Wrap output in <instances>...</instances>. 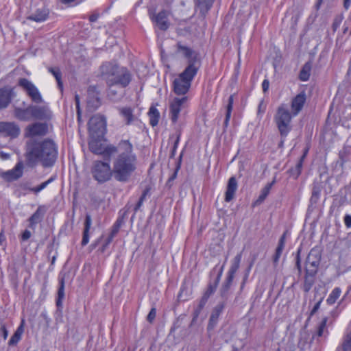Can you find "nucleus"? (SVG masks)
<instances>
[{
  "label": "nucleus",
  "mask_w": 351,
  "mask_h": 351,
  "mask_svg": "<svg viewBox=\"0 0 351 351\" xmlns=\"http://www.w3.org/2000/svg\"><path fill=\"white\" fill-rule=\"evenodd\" d=\"M117 153L112 161V172L114 179L121 182H127L137 165V157L133 145L128 140L121 141L117 146L112 145L105 147L104 156L110 158Z\"/></svg>",
  "instance_id": "nucleus-1"
},
{
  "label": "nucleus",
  "mask_w": 351,
  "mask_h": 351,
  "mask_svg": "<svg viewBox=\"0 0 351 351\" xmlns=\"http://www.w3.org/2000/svg\"><path fill=\"white\" fill-rule=\"evenodd\" d=\"M58 156V148L51 139L42 141L36 138H30L25 143V162L29 167L34 166L38 160L44 167H51Z\"/></svg>",
  "instance_id": "nucleus-2"
},
{
  "label": "nucleus",
  "mask_w": 351,
  "mask_h": 351,
  "mask_svg": "<svg viewBox=\"0 0 351 351\" xmlns=\"http://www.w3.org/2000/svg\"><path fill=\"white\" fill-rule=\"evenodd\" d=\"M101 73L108 86H119L124 88L132 80V75L127 68L111 62L102 64Z\"/></svg>",
  "instance_id": "nucleus-3"
},
{
  "label": "nucleus",
  "mask_w": 351,
  "mask_h": 351,
  "mask_svg": "<svg viewBox=\"0 0 351 351\" xmlns=\"http://www.w3.org/2000/svg\"><path fill=\"white\" fill-rule=\"evenodd\" d=\"M199 70L198 62L190 61L185 69L173 82V91L178 95H184L189 91L191 82Z\"/></svg>",
  "instance_id": "nucleus-4"
},
{
  "label": "nucleus",
  "mask_w": 351,
  "mask_h": 351,
  "mask_svg": "<svg viewBox=\"0 0 351 351\" xmlns=\"http://www.w3.org/2000/svg\"><path fill=\"white\" fill-rule=\"evenodd\" d=\"M91 174L93 178L100 184L109 181L114 177L112 168L107 162L101 160H95L93 162L91 167Z\"/></svg>",
  "instance_id": "nucleus-5"
},
{
  "label": "nucleus",
  "mask_w": 351,
  "mask_h": 351,
  "mask_svg": "<svg viewBox=\"0 0 351 351\" xmlns=\"http://www.w3.org/2000/svg\"><path fill=\"white\" fill-rule=\"evenodd\" d=\"M291 118L292 114L285 105L278 108L274 119L281 136H287L291 130Z\"/></svg>",
  "instance_id": "nucleus-6"
},
{
  "label": "nucleus",
  "mask_w": 351,
  "mask_h": 351,
  "mask_svg": "<svg viewBox=\"0 0 351 351\" xmlns=\"http://www.w3.org/2000/svg\"><path fill=\"white\" fill-rule=\"evenodd\" d=\"M18 85L23 89L32 102L35 104L43 103L44 101L39 90L31 81L26 78H20Z\"/></svg>",
  "instance_id": "nucleus-7"
},
{
  "label": "nucleus",
  "mask_w": 351,
  "mask_h": 351,
  "mask_svg": "<svg viewBox=\"0 0 351 351\" xmlns=\"http://www.w3.org/2000/svg\"><path fill=\"white\" fill-rule=\"evenodd\" d=\"M88 125L90 134L99 137L106 130V119L100 114H95L90 119Z\"/></svg>",
  "instance_id": "nucleus-8"
},
{
  "label": "nucleus",
  "mask_w": 351,
  "mask_h": 351,
  "mask_svg": "<svg viewBox=\"0 0 351 351\" xmlns=\"http://www.w3.org/2000/svg\"><path fill=\"white\" fill-rule=\"evenodd\" d=\"M188 97L183 96L181 98L175 97L170 104V117L173 123H176L180 117V112L187 106Z\"/></svg>",
  "instance_id": "nucleus-9"
},
{
  "label": "nucleus",
  "mask_w": 351,
  "mask_h": 351,
  "mask_svg": "<svg viewBox=\"0 0 351 351\" xmlns=\"http://www.w3.org/2000/svg\"><path fill=\"white\" fill-rule=\"evenodd\" d=\"M48 132V125L45 123L36 122L29 125L25 131V136L36 138V136H43Z\"/></svg>",
  "instance_id": "nucleus-10"
},
{
  "label": "nucleus",
  "mask_w": 351,
  "mask_h": 351,
  "mask_svg": "<svg viewBox=\"0 0 351 351\" xmlns=\"http://www.w3.org/2000/svg\"><path fill=\"white\" fill-rule=\"evenodd\" d=\"M24 165L22 161L18 162L14 167L6 171L0 172V177L5 181L11 182L23 176Z\"/></svg>",
  "instance_id": "nucleus-11"
},
{
  "label": "nucleus",
  "mask_w": 351,
  "mask_h": 351,
  "mask_svg": "<svg viewBox=\"0 0 351 351\" xmlns=\"http://www.w3.org/2000/svg\"><path fill=\"white\" fill-rule=\"evenodd\" d=\"M321 255L317 250L312 249L306 260V271L317 274L320 263Z\"/></svg>",
  "instance_id": "nucleus-12"
},
{
  "label": "nucleus",
  "mask_w": 351,
  "mask_h": 351,
  "mask_svg": "<svg viewBox=\"0 0 351 351\" xmlns=\"http://www.w3.org/2000/svg\"><path fill=\"white\" fill-rule=\"evenodd\" d=\"M20 134V128L14 122H0V137L16 138Z\"/></svg>",
  "instance_id": "nucleus-13"
},
{
  "label": "nucleus",
  "mask_w": 351,
  "mask_h": 351,
  "mask_svg": "<svg viewBox=\"0 0 351 351\" xmlns=\"http://www.w3.org/2000/svg\"><path fill=\"white\" fill-rule=\"evenodd\" d=\"M87 108L89 111L96 110L101 104L99 93L95 86H89L87 90Z\"/></svg>",
  "instance_id": "nucleus-14"
},
{
  "label": "nucleus",
  "mask_w": 351,
  "mask_h": 351,
  "mask_svg": "<svg viewBox=\"0 0 351 351\" xmlns=\"http://www.w3.org/2000/svg\"><path fill=\"white\" fill-rule=\"evenodd\" d=\"M31 118L35 119L43 120L49 119L50 117V111L47 107L40 106L37 105H29Z\"/></svg>",
  "instance_id": "nucleus-15"
},
{
  "label": "nucleus",
  "mask_w": 351,
  "mask_h": 351,
  "mask_svg": "<svg viewBox=\"0 0 351 351\" xmlns=\"http://www.w3.org/2000/svg\"><path fill=\"white\" fill-rule=\"evenodd\" d=\"M14 97V92L11 88L4 87L0 88V110L8 106Z\"/></svg>",
  "instance_id": "nucleus-16"
},
{
  "label": "nucleus",
  "mask_w": 351,
  "mask_h": 351,
  "mask_svg": "<svg viewBox=\"0 0 351 351\" xmlns=\"http://www.w3.org/2000/svg\"><path fill=\"white\" fill-rule=\"evenodd\" d=\"M306 93L302 92L297 95L291 101L292 114L296 116L302 109L306 101Z\"/></svg>",
  "instance_id": "nucleus-17"
},
{
  "label": "nucleus",
  "mask_w": 351,
  "mask_h": 351,
  "mask_svg": "<svg viewBox=\"0 0 351 351\" xmlns=\"http://www.w3.org/2000/svg\"><path fill=\"white\" fill-rule=\"evenodd\" d=\"M151 19L160 29L165 31L169 28V24L167 20V12L165 10H162L156 15L152 16Z\"/></svg>",
  "instance_id": "nucleus-18"
},
{
  "label": "nucleus",
  "mask_w": 351,
  "mask_h": 351,
  "mask_svg": "<svg viewBox=\"0 0 351 351\" xmlns=\"http://www.w3.org/2000/svg\"><path fill=\"white\" fill-rule=\"evenodd\" d=\"M224 307L225 304L223 303H219L215 306L209 319L207 327L208 330H213L216 326L219 317L223 312Z\"/></svg>",
  "instance_id": "nucleus-19"
},
{
  "label": "nucleus",
  "mask_w": 351,
  "mask_h": 351,
  "mask_svg": "<svg viewBox=\"0 0 351 351\" xmlns=\"http://www.w3.org/2000/svg\"><path fill=\"white\" fill-rule=\"evenodd\" d=\"M177 51L182 53L185 58L188 59V64L189 65L190 61L195 60L198 62L199 69L200 68V60L197 55L189 47L182 45L180 43H177Z\"/></svg>",
  "instance_id": "nucleus-20"
},
{
  "label": "nucleus",
  "mask_w": 351,
  "mask_h": 351,
  "mask_svg": "<svg viewBox=\"0 0 351 351\" xmlns=\"http://www.w3.org/2000/svg\"><path fill=\"white\" fill-rule=\"evenodd\" d=\"M238 188V183L236 178L232 176L229 178L225 193V201L230 202L234 197L235 193Z\"/></svg>",
  "instance_id": "nucleus-21"
},
{
  "label": "nucleus",
  "mask_w": 351,
  "mask_h": 351,
  "mask_svg": "<svg viewBox=\"0 0 351 351\" xmlns=\"http://www.w3.org/2000/svg\"><path fill=\"white\" fill-rule=\"evenodd\" d=\"M45 208L43 206H39L34 214L28 219L29 227L34 229L36 226L39 223L45 213Z\"/></svg>",
  "instance_id": "nucleus-22"
},
{
  "label": "nucleus",
  "mask_w": 351,
  "mask_h": 351,
  "mask_svg": "<svg viewBox=\"0 0 351 351\" xmlns=\"http://www.w3.org/2000/svg\"><path fill=\"white\" fill-rule=\"evenodd\" d=\"M49 12L45 8H38L34 12L27 17L28 20L34 21L37 23L43 22L48 18Z\"/></svg>",
  "instance_id": "nucleus-23"
},
{
  "label": "nucleus",
  "mask_w": 351,
  "mask_h": 351,
  "mask_svg": "<svg viewBox=\"0 0 351 351\" xmlns=\"http://www.w3.org/2000/svg\"><path fill=\"white\" fill-rule=\"evenodd\" d=\"M322 189L323 182L321 180H315L313 184L312 194L310 198V202L311 204H315L318 202Z\"/></svg>",
  "instance_id": "nucleus-24"
},
{
  "label": "nucleus",
  "mask_w": 351,
  "mask_h": 351,
  "mask_svg": "<svg viewBox=\"0 0 351 351\" xmlns=\"http://www.w3.org/2000/svg\"><path fill=\"white\" fill-rule=\"evenodd\" d=\"M119 110L126 125H131L137 120V118L133 114V110L130 107L121 108Z\"/></svg>",
  "instance_id": "nucleus-25"
},
{
  "label": "nucleus",
  "mask_w": 351,
  "mask_h": 351,
  "mask_svg": "<svg viewBox=\"0 0 351 351\" xmlns=\"http://www.w3.org/2000/svg\"><path fill=\"white\" fill-rule=\"evenodd\" d=\"M92 223V219L89 214L86 215L84 221V228L83 231V237L81 244L82 246H85L89 241V230Z\"/></svg>",
  "instance_id": "nucleus-26"
},
{
  "label": "nucleus",
  "mask_w": 351,
  "mask_h": 351,
  "mask_svg": "<svg viewBox=\"0 0 351 351\" xmlns=\"http://www.w3.org/2000/svg\"><path fill=\"white\" fill-rule=\"evenodd\" d=\"M14 116L20 121H27L30 120L31 116L29 106L26 108L15 107L14 109Z\"/></svg>",
  "instance_id": "nucleus-27"
},
{
  "label": "nucleus",
  "mask_w": 351,
  "mask_h": 351,
  "mask_svg": "<svg viewBox=\"0 0 351 351\" xmlns=\"http://www.w3.org/2000/svg\"><path fill=\"white\" fill-rule=\"evenodd\" d=\"M59 288L57 293L56 304L58 311H61L62 308V301L64 298V278H61L59 280Z\"/></svg>",
  "instance_id": "nucleus-28"
},
{
  "label": "nucleus",
  "mask_w": 351,
  "mask_h": 351,
  "mask_svg": "<svg viewBox=\"0 0 351 351\" xmlns=\"http://www.w3.org/2000/svg\"><path fill=\"white\" fill-rule=\"evenodd\" d=\"M32 188L29 182L23 181L16 185L14 193L18 197H20L21 196L25 195L27 194L26 191L32 192Z\"/></svg>",
  "instance_id": "nucleus-29"
},
{
  "label": "nucleus",
  "mask_w": 351,
  "mask_h": 351,
  "mask_svg": "<svg viewBox=\"0 0 351 351\" xmlns=\"http://www.w3.org/2000/svg\"><path fill=\"white\" fill-rule=\"evenodd\" d=\"M307 152V149L305 150L303 155L300 158L299 160L298 161L295 167L289 170L291 176H292L294 179H297L302 172L303 162L304 158H306Z\"/></svg>",
  "instance_id": "nucleus-30"
},
{
  "label": "nucleus",
  "mask_w": 351,
  "mask_h": 351,
  "mask_svg": "<svg viewBox=\"0 0 351 351\" xmlns=\"http://www.w3.org/2000/svg\"><path fill=\"white\" fill-rule=\"evenodd\" d=\"M242 258V252H240L236 255L231 262V266L228 271V275L232 278L234 277V274L240 267V263Z\"/></svg>",
  "instance_id": "nucleus-31"
},
{
  "label": "nucleus",
  "mask_w": 351,
  "mask_h": 351,
  "mask_svg": "<svg viewBox=\"0 0 351 351\" xmlns=\"http://www.w3.org/2000/svg\"><path fill=\"white\" fill-rule=\"evenodd\" d=\"M274 182H275V180H273L271 182L267 184L266 186L262 189L258 197L254 203V206L260 205L261 204H262L264 202V200L266 199V197L269 195L270 190H271L272 186L274 185Z\"/></svg>",
  "instance_id": "nucleus-32"
},
{
  "label": "nucleus",
  "mask_w": 351,
  "mask_h": 351,
  "mask_svg": "<svg viewBox=\"0 0 351 351\" xmlns=\"http://www.w3.org/2000/svg\"><path fill=\"white\" fill-rule=\"evenodd\" d=\"M215 0H197V7L199 10L202 15L205 16L208 10L212 8Z\"/></svg>",
  "instance_id": "nucleus-33"
},
{
  "label": "nucleus",
  "mask_w": 351,
  "mask_h": 351,
  "mask_svg": "<svg viewBox=\"0 0 351 351\" xmlns=\"http://www.w3.org/2000/svg\"><path fill=\"white\" fill-rule=\"evenodd\" d=\"M316 274L306 271L303 285V290L306 293L308 292L314 285Z\"/></svg>",
  "instance_id": "nucleus-34"
},
{
  "label": "nucleus",
  "mask_w": 351,
  "mask_h": 351,
  "mask_svg": "<svg viewBox=\"0 0 351 351\" xmlns=\"http://www.w3.org/2000/svg\"><path fill=\"white\" fill-rule=\"evenodd\" d=\"M312 69V64L311 62H306L299 74V79L302 82H306L309 80L311 75V71Z\"/></svg>",
  "instance_id": "nucleus-35"
},
{
  "label": "nucleus",
  "mask_w": 351,
  "mask_h": 351,
  "mask_svg": "<svg viewBox=\"0 0 351 351\" xmlns=\"http://www.w3.org/2000/svg\"><path fill=\"white\" fill-rule=\"evenodd\" d=\"M233 103H234V95H231L228 97V104L226 106V117L223 122V128H227L229 124V121L231 117V113L233 107Z\"/></svg>",
  "instance_id": "nucleus-36"
},
{
  "label": "nucleus",
  "mask_w": 351,
  "mask_h": 351,
  "mask_svg": "<svg viewBox=\"0 0 351 351\" xmlns=\"http://www.w3.org/2000/svg\"><path fill=\"white\" fill-rule=\"evenodd\" d=\"M150 124L154 127L158 123L160 113L154 106H151L148 112Z\"/></svg>",
  "instance_id": "nucleus-37"
},
{
  "label": "nucleus",
  "mask_w": 351,
  "mask_h": 351,
  "mask_svg": "<svg viewBox=\"0 0 351 351\" xmlns=\"http://www.w3.org/2000/svg\"><path fill=\"white\" fill-rule=\"evenodd\" d=\"M234 278L227 276L226 279L221 288V295L224 298H227L229 294V291L232 285Z\"/></svg>",
  "instance_id": "nucleus-38"
},
{
  "label": "nucleus",
  "mask_w": 351,
  "mask_h": 351,
  "mask_svg": "<svg viewBox=\"0 0 351 351\" xmlns=\"http://www.w3.org/2000/svg\"><path fill=\"white\" fill-rule=\"evenodd\" d=\"M89 149L95 154H103L104 155L105 148L103 149L99 142L97 141H91L88 143Z\"/></svg>",
  "instance_id": "nucleus-39"
},
{
  "label": "nucleus",
  "mask_w": 351,
  "mask_h": 351,
  "mask_svg": "<svg viewBox=\"0 0 351 351\" xmlns=\"http://www.w3.org/2000/svg\"><path fill=\"white\" fill-rule=\"evenodd\" d=\"M341 293V289L339 287L334 288L326 300L327 304L329 305L334 304L340 297Z\"/></svg>",
  "instance_id": "nucleus-40"
},
{
  "label": "nucleus",
  "mask_w": 351,
  "mask_h": 351,
  "mask_svg": "<svg viewBox=\"0 0 351 351\" xmlns=\"http://www.w3.org/2000/svg\"><path fill=\"white\" fill-rule=\"evenodd\" d=\"M49 71L56 78L58 85L60 88H62V73L59 68L58 67H49L48 69Z\"/></svg>",
  "instance_id": "nucleus-41"
},
{
  "label": "nucleus",
  "mask_w": 351,
  "mask_h": 351,
  "mask_svg": "<svg viewBox=\"0 0 351 351\" xmlns=\"http://www.w3.org/2000/svg\"><path fill=\"white\" fill-rule=\"evenodd\" d=\"M55 180L54 176H51L49 179H48L47 181L41 183L38 186L36 187H33L32 189V192H33L35 194H38L39 192H40L42 190L45 189L49 184H51L53 180Z\"/></svg>",
  "instance_id": "nucleus-42"
},
{
  "label": "nucleus",
  "mask_w": 351,
  "mask_h": 351,
  "mask_svg": "<svg viewBox=\"0 0 351 351\" xmlns=\"http://www.w3.org/2000/svg\"><path fill=\"white\" fill-rule=\"evenodd\" d=\"M328 322V318L327 317H324L322 322H320V324H319L318 326V328H317V332L315 335H313V338H315V336H317V337H322L323 335H324V332L326 330V323Z\"/></svg>",
  "instance_id": "nucleus-43"
},
{
  "label": "nucleus",
  "mask_w": 351,
  "mask_h": 351,
  "mask_svg": "<svg viewBox=\"0 0 351 351\" xmlns=\"http://www.w3.org/2000/svg\"><path fill=\"white\" fill-rule=\"evenodd\" d=\"M343 349L344 351H351V330L348 334L343 343Z\"/></svg>",
  "instance_id": "nucleus-44"
},
{
  "label": "nucleus",
  "mask_w": 351,
  "mask_h": 351,
  "mask_svg": "<svg viewBox=\"0 0 351 351\" xmlns=\"http://www.w3.org/2000/svg\"><path fill=\"white\" fill-rule=\"evenodd\" d=\"M21 338V336L15 332L14 335L11 337L10 339L9 340V346L16 345L19 341Z\"/></svg>",
  "instance_id": "nucleus-45"
},
{
  "label": "nucleus",
  "mask_w": 351,
  "mask_h": 351,
  "mask_svg": "<svg viewBox=\"0 0 351 351\" xmlns=\"http://www.w3.org/2000/svg\"><path fill=\"white\" fill-rule=\"evenodd\" d=\"M117 95V90L114 86H108V96L112 99H114Z\"/></svg>",
  "instance_id": "nucleus-46"
},
{
  "label": "nucleus",
  "mask_w": 351,
  "mask_h": 351,
  "mask_svg": "<svg viewBox=\"0 0 351 351\" xmlns=\"http://www.w3.org/2000/svg\"><path fill=\"white\" fill-rule=\"evenodd\" d=\"M180 132H179L178 134H177V137H176V139L174 142V144H173V149H172V151H171V157L173 158L174 157L175 154H176V149L178 147V143H179V141H180Z\"/></svg>",
  "instance_id": "nucleus-47"
},
{
  "label": "nucleus",
  "mask_w": 351,
  "mask_h": 351,
  "mask_svg": "<svg viewBox=\"0 0 351 351\" xmlns=\"http://www.w3.org/2000/svg\"><path fill=\"white\" fill-rule=\"evenodd\" d=\"M216 286L213 287L212 285H209L207 290L204 293L203 296L208 300L209 297L214 293Z\"/></svg>",
  "instance_id": "nucleus-48"
},
{
  "label": "nucleus",
  "mask_w": 351,
  "mask_h": 351,
  "mask_svg": "<svg viewBox=\"0 0 351 351\" xmlns=\"http://www.w3.org/2000/svg\"><path fill=\"white\" fill-rule=\"evenodd\" d=\"M324 298L322 297L314 305L313 309L311 310V316H312L313 315H314L317 311L318 309L320 307V304L323 300Z\"/></svg>",
  "instance_id": "nucleus-49"
},
{
  "label": "nucleus",
  "mask_w": 351,
  "mask_h": 351,
  "mask_svg": "<svg viewBox=\"0 0 351 351\" xmlns=\"http://www.w3.org/2000/svg\"><path fill=\"white\" fill-rule=\"evenodd\" d=\"M180 169V167L178 166L176 169H175L174 172L172 173V175L169 177L167 182V184L171 186V182H173L177 177L178 171Z\"/></svg>",
  "instance_id": "nucleus-50"
},
{
  "label": "nucleus",
  "mask_w": 351,
  "mask_h": 351,
  "mask_svg": "<svg viewBox=\"0 0 351 351\" xmlns=\"http://www.w3.org/2000/svg\"><path fill=\"white\" fill-rule=\"evenodd\" d=\"M156 315V311L154 308H152L147 317V321L149 322H152L153 320L155 319Z\"/></svg>",
  "instance_id": "nucleus-51"
},
{
  "label": "nucleus",
  "mask_w": 351,
  "mask_h": 351,
  "mask_svg": "<svg viewBox=\"0 0 351 351\" xmlns=\"http://www.w3.org/2000/svg\"><path fill=\"white\" fill-rule=\"evenodd\" d=\"M342 21V17L341 16H337L333 21L332 23V28L333 30L335 31L340 25Z\"/></svg>",
  "instance_id": "nucleus-52"
},
{
  "label": "nucleus",
  "mask_w": 351,
  "mask_h": 351,
  "mask_svg": "<svg viewBox=\"0 0 351 351\" xmlns=\"http://www.w3.org/2000/svg\"><path fill=\"white\" fill-rule=\"evenodd\" d=\"M32 236V233L29 230H25L21 234V239L22 241L28 240Z\"/></svg>",
  "instance_id": "nucleus-53"
},
{
  "label": "nucleus",
  "mask_w": 351,
  "mask_h": 351,
  "mask_svg": "<svg viewBox=\"0 0 351 351\" xmlns=\"http://www.w3.org/2000/svg\"><path fill=\"white\" fill-rule=\"evenodd\" d=\"M300 250H299L297 253L296 258H295V267L298 269L299 273L300 274L302 271V267L300 264Z\"/></svg>",
  "instance_id": "nucleus-54"
},
{
  "label": "nucleus",
  "mask_w": 351,
  "mask_h": 351,
  "mask_svg": "<svg viewBox=\"0 0 351 351\" xmlns=\"http://www.w3.org/2000/svg\"><path fill=\"white\" fill-rule=\"evenodd\" d=\"M200 313H201V311L197 310L196 308L194 309V312L193 314V319L191 322V326H193L195 324L196 320H197L198 316L199 315Z\"/></svg>",
  "instance_id": "nucleus-55"
},
{
  "label": "nucleus",
  "mask_w": 351,
  "mask_h": 351,
  "mask_svg": "<svg viewBox=\"0 0 351 351\" xmlns=\"http://www.w3.org/2000/svg\"><path fill=\"white\" fill-rule=\"evenodd\" d=\"M253 265V262H252L250 265L248 266L247 270H246V273L244 276V278H243V282H242V285H241V288L243 287L247 278H248V276H249V274H250V271L252 269V267Z\"/></svg>",
  "instance_id": "nucleus-56"
},
{
  "label": "nucleus",
  "mask_w": 351,
  "mask_h": 351,
  "mask_svg": "<svg viewBox=\"0 0 351 351\" xmlns=\"http://www.w3.org/2000/svg\"><path fill=\"white\" fill-rule=\"evenodd\" d=\"M0 330L2 334L3 340L5 341L7 339L8 335V331L7 330L5 326L1 325Z\"/></svg>",
  "instance_id": "nucleus-57"
},
{
  "label": "nucleus",
  "mask_w": 351,
  "mask_h": 351,
  "mask_svg": "<svg viewBox=\"0 0 351 351\" xmlns=\"http://www.w3.org/2000/svg\"><path fill=\"white\" fill-rule=\"evenodd\" d=\"M269 86V80L267 79L264 80L262 83V88H263V90L264 93H266L268 90Z\"/></svg>",
  "instance_id": "nucleus-58"
},
{
  "label": "nucleus",
  "mask_w": 351,
  "mask_h": 351,
  "mask_svg": "<svg viewBox=\"0 0 351 351\" xmlns=\"http://www.w3.org/2000/svg\"><path fill=\"white\" fill-rule=\"evenodd\" d=\"M344 223L348 228L351 227V215H346L344 217Z\"/></svg>",
  "instance_id": "nucleus-59"
},
{
  "label": "nucleus",
  "mask_w": 351,
  "mask_h": 351,
  "mask_svg": "<svg viewBox=\"0 0 351 351\" xmlns=\"http://www.w3.org/2000/svg\"><path fill=\"white\" fill-rule=\"evenodd\" d=\"M75 105H76V108H77V115H78V117H80V98H79V96L77 95H75Z\"/></svg>",
  "instance_id": "nucleus-60"
},
{
  "label": "nucleus",
  "mask_w": 351,
  "mask_h": 351,
  "mask_svg": "<svg viewBox=\"0 0 351 351\" xmlns=\"http://www.w3.org/2000/svg\"><path fill=\"white\" fill-rule=\"evenodd\" d=\"M207 301H208V299H206V298L202 296V298L200 299V300L199 301V303H198L197 306H200V308H204V307L206 305Z\"/></svg>",
  "instance_id": "nucleus-61"
},
{
  "label": "nucleus",
  "mask_w": 351,
  "mask_h": 351,
  "mask_svg": "<svg viewBox=\"0 0 351 351\" xmlns=\"http://www.w3.org/2000/svg\"><path fill=\"white\" fill-rule=\"evenodd\" d=\"M282 254V252H278L276 250L275 255L274 256V263H277L278 262V260Z\"/></svg>",
  "instance_id": "nucleus-62"
},
{
  "label": "nucleus",
  "mask_w": 351,
  "mask_h": 351,
  "mask_svg": "<svg viewBox=\"0 0 351 351\" xmlns=\"http://www.w3.org/2000/svg\"><path fill=\"white\" fill-rule=\"evenodd\" d=\"M143 204V201H141L140 199L138 201L137 204H136L134 207V212L136 213L138 210L140 209V208L142 206Z\"/></svg>",
  "instance_id": "nucleus-63"
},
{
  "label": "nucleus",
  "mask_w": 351,
  "mask_h": 351,
  "mask_svg": "<svg viewBox=\"0 0 351 351\" xmlns=\"http://www.w3.org/2000/svg\"><path fill=\"white\" fill-rule=\"evenodd\" d=\"M23 331H24V328H23V326L22 324L18 327V328L16 329V330L15 332L21 336L22 334L23 333Z\"/></svg>",
  "instance_id": "nucleus-64"
}]
</instances>
